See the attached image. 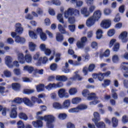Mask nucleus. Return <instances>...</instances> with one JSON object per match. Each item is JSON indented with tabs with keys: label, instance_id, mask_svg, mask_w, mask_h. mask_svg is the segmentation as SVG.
<instances>
[{
	"label": "nucleus",
	"instance_id": "obj_10",
	"mask_svg": "<svg viewBox=\"0 0 128 128\" xmlns=\"http://www.w3.org/2000/svg\"><path fill=\"white\" fill-rule=\"evenodd\" d=\"M102 11L100 10H96L93 14L92 16H91L96 22H98L100 18H102Z\"/></svg>",
	"mask_w": 128,
	"mask_h": 128
},
{
	"label": "nucleus",
	"instance_id": "obj_3",
	"mask_svg": "<svg viewBox=\"0 0 128 128\" xmlns=\"http://www.w3.org/2000/svg\"><path fill=\"white\" fill-rule=\"evenodd\" d=\"M38 34H40V38L44 42L46 40V35L45 33H44L42 30L40 28H38L36 30V34L33 31H29V36L31 38L34 40L38 38Z\"/></svg>",
	"mask_w": 128,
	"mask_h": 128
},
{
	"label": "nucleus",
	"instance_id": "obj_47",
	"mask_svg": "<svg viewBox=\"0 0 128 128\" xmlns=\"http://www.w3.org/2000/svg\"><path fill=\"white\" fill-rule=\"evenodd\" d=\"M103 12L104 16H110L112 14V11L109 8H104Z\"/></svg>",
	"mask_w": 128,
	"mask_h": 128
},
{
	"label": "nucleus",
	"instance_id": "obj_36",
	"mask_svg": "<svg viewBox=\"0 0 128 128\" xmlns=\"http://www.w3.org/2000/svg\"><path fill=\"white\" fill-rule=\"evenodd\" d=\"M12 88L14 90H20V84L18 83H13L12 84Z\"/></svg>",
	"mask_w": 128,
	"mask_h": 128
},
{
	"label": "nucleus",
	"instance_id": "obj_60",
	"mask_svg": "<svg viewBox=\"0 0 128 128\" xmlns=\"http://www.w3.org/2000/svg\"><path fill=\"white\" fill-rule=\"evenodd\" d=\"M62 72L65 74H68L70 72V69L68 68V64H66V66L62 68Z\"/></svg>",
	"mask_w": 128,
	"mask_h": 128
},
{
	"label": "nucleus",
	"instance_id": "obj_29",
	"mask_svg": "<svg viewBox=\"0 0 128 128\" xmlns=\"http://www.w3.org/2000/svg\"><path fill=\"white\" fill-rule=\"evenodd\" d=\"M102 29H98L96 32V38L97 40H100L102 38Z\"/></svg>",
	"mask_w": 128,
	"mask_h": 128
},
{
	"label": "nucleus",
	"instance_id": "obj_37",
	"mask_svg": "<svg viewBox=\"0 0 128 128\" xmlns=\"http://www.w3.org/2000/svg\"><path fill=\"white\" fill-rule=\"evenodd\" d=\"M53 108L56 110H62V105L58 102H55L52 104Z\"/></svg>",
	"mask_w": 128,
	"mask_h": 128
},
{
	"label": "nucleus",
	"instance_id": "obj_40",
	"mask_svg": "<svg viewBox=\"0 0 128 128\" xmlns=\"http://www.w3.org/2000/svg\"><path fill=\"white\" fill-rule=\"evenodd\" d=\"M56 40L58 42H62L64 40V36L60 32H57L56 34Z\"/></svg>",
	"mask_w": 128,
	"mask_h": 128
},
{
	"label": "nucleus",
	"instance_id": "obj_34",
	"mask_svg": "<svg viewBox=\"0 0 128 128\" xmlns=\"http://www.w3.org/2000/svg\"><path fill=\"white\" fill-rule=\"evenodd\" d=\"M24 60L28 64L32 62V55L30 54H26L24 56Z\"/></svg>",
	"mask_w": 128,
	"mask_h": 128
},
{
	"label": "nucleus",
	"instance_id": "obj_31",
	"mask_svg": "<svg viewBox=\"0 0 128 128\" xmlns=\"http://www.w3.org/2000/svg\"><path fill=\"white\" fill-rule=\"evenodd\" d=\"M36 90L38 92H44V84H40L36 86Z\"/></svg>",
	"mask_w": 128,
	"mask_h": 128
},
{
	"label": "nucleus",
	"instance_id": "obj_26",
	"mask_svg": "<svg viewBox=\"0 0 128 128\" xmlns=\"http://www.w3.org/2000/svg\"><path fill=\"white\" fill-rule=\"evenodd\" d=\"M29 49L30 52H34L36 48V44L34 42H30L28 43Z\"/></svg>",
	"mask_w": 128,
	"mask_h": 128
},
{
	"label": "nucleus",
	"instance_id": "obj_61",
	"mask_svg": "<svg viewBox=\"0 0 128 128\" xmlns=\"http://www.w3.org/2000/svg\"><path fill=\"white\" fill-rule=\"evenodd\" d=\"M44 24L47 26H50V20L48 18H46L44 20Z\"/></svg>",
	"mask_w": 128,
	"mask_h": 128
},
{
	"label": "nucleus",
	"instance_id": "obj_18",
	"mask_svg": "<svg viewBox=\"0 0 128 128\" xmlns=\"http://www.w3.org/2000/svg\"><path fill=\"white\" fill-rule=\"evenodd\" d=\"M70 106V100H64L62 104V110H64V108L68 110Z\"/></svg>",
	"mask_w": 128,
	"mask_h": 128
},
{
	"label": "nucleus",
	"instance_id": "obj_64",
	"mask_svg": "<svg viewBox=\"0 0 128 128\" xmlns=\"http://www.w3.org/2000/svg\"><path fill=\"white\" fill-rule=\"evenodd\" d=\"M123 84L125 88H128V80H123Z\"/></svg>",
	"mask_w": 128,
	"mask_h": 128
},
{
	"label": "nucleus",
	"instance_id": "obj_55",
	"mask_svg": "<svg viewBox=\"0 0 128 128\" xmlns=\"http://www.w3.org/2000/svg\"><path fill=\"white\" fill-rule=\"evenodd\" d=\"M60 1L58 0H52L51 2L49 3V4H55V6H60Z\"/></svg>",
	"mask_w": 128,
	"mask_h": 128
},
{
	"label": "nucleus",
	"instance_id": "obj_13",
	"mask_svg": "<svg viewBox=\"0 0 128 128\" xmlns=\"http://www.w3.org/2000/svg\"><path fill=\"white\" fill-rule=\"evenodd\" d=\"M23 102L25 106H28L29 108H32L34 106V102H32V100L28 98H23Z\"/></svg>",
	"mask_w": 128,
	"mask_h": 128
},
{
	"label": "nucleus",
	"instance_id": "obj_50",
	"mask_svg": "<svg viewBox=\"0 0 128 128\" xmlns=\"http://www.w3.org/2000/svg\"><path fill=\"white\" fill-rule=\"evenodd\" d=\"M68 116V114L65 113H61L59 114L58 118H60V120H66V117Z\"/></svg>",
	"mask_w": 128,
	"mask_h": 128
},
{
	"label": "nucleus",
	"instance_id": "obj_45",
	"mask_svg": "<svg viewBox=\"0 0 128 128\" xmlns=\"http://www.w3.org/2000/svg\"><path fill=\"white\" fill-rule=\"evenodd\" d=\"M48 60L46 56H44V58L40 57L38 60V62H40V64H46Z\"/></svg>",
	"mask_w": 128,
	"mask_h": 128
},
{
	"label": "nucleus",
	"instance_id": "obj_44",
	"mask_svg": "<svg viewBox=\"0 0 128 128\" xmlns=\"http://www.w3.org/2000/svg\"><path fill=\"white\" fill-rule=\"evenodd\" d=\"M45 88H46L47 90H52V88H56L54 83L49 84L48 85L45 86Z\"/></svg>",
	"mask_w": 128,
	"mask_h": 128
},
{
	"label": "nucleus",
	"instance_id": "obj_21",
	"mask_svg": "<svg viewBox=\"0 0 128 128\" xmlns=\"http://www.w3.org/2000/svg\"><path fill=\"white\" fill-rule=\"evenodd\" d=\"M78 88H72L68 90V92L69 96H76L78 94Z\"/></svg>",
	"mask_w": 128,
	"mask_h": 128
},
{
	"label": "nucleus",
	"instance_id": "obj_38",
	"mask_svg": "<svg viewBox=\"0 0 128 128\" xmlns=\"http://www.w3.org/2000/svg\"><path fill=\"white\" fill-rule=\"evenodd\" d=\"M80 102H82V98L78 97L73 98L72 100V104H77Z\"/></svg>",
	"mask_w": 128,
	"mask_h": 128
},
{
	"label": "nucleus",
	"instance_id": "obj_63",
	"mask_svg": "<svg viewBox=\"0 0 128 128\" xmlns=\"http://www.w3.org/2000/svg\"><path fill=\"white\" fill-rule=\"evenodd\" d=\"M22 80L24 82H32V78H22Z\"/></svg>",
	"mask_w": 128,
	"mask_h": 128
},
{
	"label": "nucleus",
	"instance_id": "obj_28",
	"mask_svg": "<svg viewBox=\"0 0 128 128\" xmlns=\"http://www.w3.org/2000/svg\"><path fill=\"white\" fill-rule=\"evenodd\" d=\"M94 124L97 128H106V124H104V122H98V121Z\"/></svg>",
	"mask_w": 128,
	"mask_h": 128
},
{
	"label": "nucleus",
	"instance_id": "obj_16",
	"mask_svg": "<svg viewBox=\"0 0 128 128\" xmlns=\"http://www.w3.org/2000/svg\"><path fill=\"white\" fill-rule=\"evenodd\" d=\"M80 12L82 14H83L85 18H88V16H90V12L88 11V8L86 7L82 8L81 9Z\"/></svg>",
	"mask_w": 128,
	"mask_h": 128
},
{
	"label": "nucleus",
	"instance_id": "obj_20",
	"mask_svg": "<svg viewBox=\"0 0 128 128\" xmlns=\"http://www.w3.org/2000/svg\"><path fill=\"white\" fill-rule=\"evenodd\" d=\"M65 28H66V25H64V26H62V24H59L58 25V29L59 30V32H60L61 34H66L68 36L70 34L68 33V32L66 31Z\"/></svg>",
	"mask_w": 128,
	"mask_h": 128
},
{
	"label": "nucleus",
	"instance_id": "obj_62",
	"mask_svg": "<svg viewBox=\"0 0 128 128\" xmlns=\"http://www.w3.org/2000/svg\"><path fill=\"white\" fill-rule=\"evenodd\" d=\"M94 10H96V6L94 5L90 6L88 8V12L90 14L94 12Z\"/></svg>",
	"mask_w": 128,
	"mask_h": 128
},
{
	"label": "nucleus",
	"instance_id": "obj_39",
	"mask_svg": "<svg viewBox=\"0 0 128 128\" xmlns=\"http://www.w3.org/2000/svg\"><path fill=\"white\" fill-rule=\"evenodd\" d=\"M110 84H112V80H110L105 79L104 80V83L102 84V86L104 88H106V86H108Z\"/></svg>",
	"mask_w": 128,
	"mask_h": 128
},
{
	"label": "nucleus",
	"instance_id": "obj_2",
	"mask_svg": "<svg viewBox=\"0 0 128 128\" xmlns=\"http://www.w3.org/2000/svg\"><path fill=\"white\" fill-rule=\"evenodd\" d=\"M80 16V11L76 9L70 8L64 12V18H68L69 24H74L76 19L74 16Z\"/></svg>",
	"mask_w": 128,
	"mask_h": 128
},
{
	"label": "nucleus",
	"instance_id": "obj_22",
	"mask_svg": "<svg viewBox=\"0 0 128 128\" xmlns=\"http://www.w3.org/2000/svg\"><path fill=\"white\" fill-rule=\"evenodd\" d=\"M120 69L123 72H124V78H128V67L126 66L122 65Z\"/></svg>",
	"mask_w": 128,
	"mask_h": 128
},
{
	"label": "nucleus",
	"instance_id": "obj_15",
	"mask_svg": "<svg viewBox=\"0 0 128 128\" xmlns=\"http://www.w3.org/2000/svg\"><path fill=\"white\" fill-rule=\"evenodd\" d=\"M110 50L107 49L104 52H102V50H101L99 53L100 58H104V57L108 58L110 56Z\"/></svg>",
	"mask_w": 128,
	"mask_h": 128
},
{
	"label": "nucleus",
	"instance_id": "obj_46",
	"mask_svg": "<svg viewBox=\"0 0 128 128\" xmlns=\"http://www.w3.org/2000/svg\"><path fill=\"white\" fill-rule=\"evenodd\" d=\"M118 60H120V58H118V54H114L112 56V62H113L114 64H116V62H118Z\"/></svg>",
	"mask_w": 128,
	"mask_h": 128
},
{
	"label": "nucleus",
	"instance_id": "obj_7",
	"mask_svg": "<svg viewBox=\"0 0 128 128\" xmlns=\"http://www.w3.org/2000/svg\"><path fill=\"white\" fill-rule=\"evenodd\" d=\"M88 42V38L86 37H82L80 39V41H78L76 42V46L78 48H84V46H86V42Z\"/></svg>",
	"mask_w": 128,
	"mask_h": 128
},
{
	"label": "nucleus",
	"instance_id": "obj_9",
	"mask_svg": "<svg viewBox=\"0 0 128 128\" xmlns=\"http://www.w3.org/2000/svg\"><path fill=\"white\" fill-rule=\"evenodd\" d=\"M18 62L15 60L13 62V64H24L25 62L24 60V54L22 53H18Z\"/></svg>",
	"mask_w": 128,
	"mask_h": 128
},
{
	"label": "nucleus",
	"instance_id": "obj_54",
	"mask_svg": "<svg viewBox=\"0 0 128 128\" xmlns=\"http://www.w3.org/2000/svg\"><path fill=\"white\" fill-rule=\"evenodd\" d=\"M114 34H116V30L114 29H111L108 32V36H112Z\"/></svg>",
	"mask_w": 128,
	"mask_h": 128
},
{
	"label": "nucleus",
	"instance_id": "obj_43",
	"mask_svg": "<svg viewBox=\"0 0 128 128\" xmlns=\"http://www.w3.org/2000/svg\"><path fill=\"white\" fill-rule=\"evenodd\" d=\"M2 78H4V76L10 78V76H12V72L8 70H5L4 72V74H2Z\"/></svg>",
	"mask_w": 128,
	"mask_h": 128
},
{
	"label": "nucleus",
	"instance_id": "obj_59",
	"mask_svg": "<svg viewBox=\"0 0 128 128\" xmlns=\"http://www.w3.org/2000/svg\"><path fill=\"white\" fill-rule=\"evenodd\" d=\"M55 88H62L64 86V83L62 82H58L56 84H54Z\"/></svg>",
	"mask_w": 128,
	"mask_h": 128
},
{
	"label": "nucleus",
	"instance_id": "obj_53",
	"mask_svg": "<svg viewBox=\"0 0 128 128\" xmlns=\"http://www.w3.org/2000/svg\"><path fill=\"white\" fill-rule=\"evenodd\" d=\"M34 92V89L30 90V89H24V94H32V92Z\"/></svg>",
	"mask_w": 128,
	"mask_h": 128
},
{
	"label": "nucleus",
	"instance_id": "obj_58",
	"mask_svg": "<svg viewBox=\"0 0 128 128\" xmlns=\"http://www.w3.org/2000/svg\"><path fill=\"white\" fill-rule=\"evenodd\" d=\"M8 110H10V109L4 107V108L2 109V116H6V112H8Z\"/></svg>",
	"mask_w": 128,
	"mask_h": 128
},
{
	"label": "nucleus",
	"instance_id": "obj_11",
	"mask_svg": "<svg viewBox=\"0 0 128 128\" xmlns=\"http://www.w3.org/2000/svg\"><path fill=\"white\" fill-rule=\"evenodd\" d=\"M15 32L18 34H22L24 32V28L20 23H16L15 25Z\"/></svg>",
	"mask_w": 128,
	"mask_h": 128
},
{
	"label": "nucleus",
	"instance_id": "obj_4",
	"mask_svg": "<svg viewBox=\"0 0 128 128\" xmlns=\"http://www.w3.org/2000/svg\"><path fill=\"white\" fill-rule=\"evenodd\" d=\"M82 96L84 98H87L88 100H98V97L94 93H90L88 90H84L82 92Z\"/></svg>",
	"mask_w": 128,
	"mask_h": 128
},
{
	"label": "nucleus",
	"instance_id": "obj_1",
	"mask_svg": "<svg viewBox=\"0 0 128 128\" xmlns=\"http://www.w3.org/2000/svg\"><path fill=\"white\" fill-rule=\"evenodd\" d=\"M42 120L46 122V128H54V122L56 121V117L52 114L46 115L44 116H40L38 120L32 122V124L36 128H40L44 126Z\"/></svg>",
	"mask_w": 128,
	"mask_h": 128
},
{
	"label": "nucleus",
	"instance_id": "obj_52",
	"mask_svg": "<svg viewBox=\"0 0 128 128\" xmlns=\"http://www.w3.org/2000/svg\"><path fill=\"white\" fill-rule=\"evenodd\" d=\"M68 112L70 114H74V112H78V110L77 107H76V108H70L68 110Z\"/></svg>",
	"mask_w": 128,
	"mask_h": 128
},
{
	"label": "nucleus",
	"instance_id": "obj_51",
	"mask_svg": "<svg viewBox=\"0 0 128 128\" xmlns=\"http://www.w3.org/2000/svg\"><path fill=\"white\" fill-rule=\"evenodd\" d=\"M116 44V38L112 39L109 42V47L112 48L114 44Z\"/></svg>",
	"mask_w": 128,
	"mask_h": 128
},
{
	"label": "nucleus",
	"instance_id": "obj_12",
	"mask_svg": "<svg viewBox=\"0 0 128 128\" xmlns=\"http://www.w3.org/2000/svg\"><path fill=\"white\" fill-rule=\"evenodd\" d=\"M128 32H122L119 36V38L122 42H128Z\"/></svg>",
	"mask_w": 128,
	"mask_h": 128
},
{
	"label": "nucleus",
	"instance_id": "obj_23",
	"mask_svg": "<svg viewBox=\"0 0 128 128\" xmlns=\"http://www.w3.org/2000/svg\"><path fill=\"white\" fill-rule=\"evenodd\" d=\"M15 42L17 44H24V42H26V39L18 36L15 38Z\"/></svg>",
	"mask_w": 128,
	"mask_h": 128
},
{
	"label": "nucleus",
	"instance_id": "obj_19",
	"mask_svg": "<svg viewBox=\"0 0 128 128\" xmlns=\"http://www.w3.org/2000/svg\"><path fill=\"white\" fill-rule=\"evenodd\" d=\"M94 118L92 119V122H93L94 124L100 120V114L98 112H94Z\"/></svg>",
	"mask_w": 128,
	"mask_h": 128
},
{
	"label": "nucleus",
	"instance_id": "obj_56",
	"mask_svg": "<svg viewBox=\"0 0 128 128\" xmlns=\"http://www.w3.org/2000/svg\"><path fill=\"white\" fill-rule=\"evenodd\" d=\"M90 46L93 50H96L98 48V42H92Z\"/></svg>",
	"mask_w": 128,
	"mask_h": 128
},
{
	"label": "nucleus",
	"instance_id": "obj_6",
	"mask_svg": "<svg viewBox=\"0 0 128 128\" xmlns=\"http://www.w3.org/2000/svg\"><path fill=\"white\" fill-rule=\"evenodd\" d=\"M112 26V20L110 19H105L102 20L100 24V26L102 28H109Z\"/></svg>",
	"mask_w": 128,
	"mask_h": 128
},
{
	"label": "nucleus",
	"instance_id": "obj_35",
	"mask_svg": "<svg viewBox=\"0 0 128 128\" xmlns=\"http://www.w3.org/2000/svg\"><path fill=\"white\" fill-rule=\"evenodd\" d=\"M76 108L78 112H80V110H86V108H88V106L84 104H80L78 105V106H76Z\"/></svg>",
	"mask_w": 128,
	"mask_h": 128
},
{
	"label": "nucleus",
	"instance_id": "obj_25",
	"mask_svg": "<svg viewBox=\"0 0 128 128\" xmlns=\"http://www.w3.org/2000/svg\"><path fill=\"white\" fill-rule=\"evenodd\" d=\"M70 80H82V78L78 74V71L75 72V75L70 78Z\"/></svg>",
	"mask_w": 128,
	"mask_h": 128
},
{
	"label": "nucleus",
	"instance_id": "obj_27",
	"mask_svg": "<svg viewBox=\"0 0 128 128\" xmlns=\"http://www.w3.org/2000/svg\"><path fill=\"white\" fill-rule=\"evenodd\" d=\"M18 118H20V120H28V115L26 114V113L24 112H20L18 114Z\"/></svg>",
	"mask_w": 128,
	"mask_h": 128
},
{
	"label": "nucleus",
	"instance_id": "obj_14",
	"mask_svg": "<svg viewBox=\"0 0 128 128\" xmlns=\"http://www.w3.org/2000/svg\"><path fill=\"white\" fill-rule=\"evenodd\" d=\"M96 22V20L90 16L86 20V26L88 28H90Z\"/></svg>",
	"mask_w": 128,
	"mask_h": 128
},
{
	"label": "nucleus",
	"instance_id": "obj_5",
	"mask_svg": "<svg viewBox=\"0 0 128 128\" xmlns=\"http://www.w3.org/2000/svg\"><path fill=\"white\" fill-rule=\"evenodd\" d=\"M58 95L60 98H68L70 94L66 92V90L64 88H61L58 90Z\"/></svg>",
	"mask_w": 128,
	"mask_h": 128
},
{
	"label": "nucleus",
	"instance_id": "obj_42",
	"mask_svg": "<svg viewBox=\"0 0 128 128\" xmlns=\"http://www.w3.org/2000/svg\"><path fill=\"white\" fill-rule=\"evenodd\" d=\"M22 102H24V98H16L12 101V102H14L15 104H22Z\"/></svg>",
	"mask_w": 128,
	"mask_h": 128
},
{
	"label": "nucleus",
	"instance_id": "obj_57",
	"mask_svg": "<svg viewBox=\"0 0 128 128\" xmlns=\"http://www.w3.org/2000/svg\"><path fill=\"white\" fill-rule=\"evenodd\" d=\"M120 50V44L118 43H116L114 44V48H113V50L114 52H118Z\"/></svg>",
	"mask_w": 128,
	"mask_h": 128
},
{
	"label": "nucleus",
	"instance_id": "obj_41",
	"mask_svg": "<svg viewBox=\"0 0 128 128\" xmlns=\"http://www.w3.org/2000/svg\"><path fill=\"white\" fill-rule=\"evenodd\" d=\"M44 52L46 56H50L52 52L53 56H54V54H56V51H54V50H53L52 52V50H50V49H48V48H46L44 51Z\"/></svg>",
	"mask_w": 128,
	"mask_h": 128
},
{
	"label": "nucleus",
	"instance_id": "obj_17",
	"mask_svg": "<svg viewBox=\"0 0 128 128\" xmlns=\"http://www.w3.org/2000/svg\"><path fill=\"white\" fill-rule=\"evenodd\" d=\"M40 74H44V70L35 69L33 72L32 76L39 78Z\"/></svg>",
	"mask_w": 128,
	"mask_h": 128
},
{
	"label": "nucleus",
	"instance_id": "obj_33",
	"mask_svg": "<svg viewBox=\"0 0 128 128\" xmlns=\"http://www.w3.org/2000/svg\"><path fill=\"white\" fill-rule=\"evenodd\" d=\"M4 60L6 64H10L12 62V58L10 56H7L5 57Z\"/></svg>",
	"mask_w": 128,
	"mask_h": 128
},
{
	"label": "nucleus",
	"instance_id": "obj_30",
	"mask_svg": "<svg viewBox=\"0 0 128 128\" xmlns=\"http://www.w3.org/2000/svg\"><path fill=\"white\" fill-rule=\"evenodd\" d=\"M23 70L28 72L29 74H32V72H33L34 73V69L30 66H24Z\"/></svg>",
	"mask_w": 128,
	"mask_h": 128
},
{
	"label": "nucleus",
	"instance_id": "obj_8",
	"mask_svg": "<svg viewBox=\"0 0 128 128\" xmlns=\"http://www.w3.org/2000/svg\"><path fill=\"white\" fill-rule=\"evenodd\" d=\"M10 116L11 118H16V116H18V112H16V105L12 106Z\"/></svg>",
	"mask_w": 128,
	"mask_h": 128
},
{
	"label": "nucleus",
	"instance_id": "obj_24",
	"mask_svg": "<svg viewBox=\"0 0 128 128\" xmlns=\"http://www.w3.org/2000/svg\"><path fill=\"white\" fill-rule=\"evenodd\" d=\"M112 128H118V120L116 117L112 118Z\"/></svg>",
	"mask_w": 128,
	"mask_h": 128
},
{
	"label": "nucleus",
	"instance_id": "obj_49",
	"mask_svg": "<svg viewBox=\"0 0 128 128\" xmlns=\"http://www.w3.org/2000/svg\"><path fill=\"white\" fill-rule=\"evenodd\" d=\"M57 19L59 20L60 22H61V24L64 23V17L62 16V14H58L57 16Z\"/></svg>",
	"mask_w": 128,
	"mask_h": 128
},
{
	"label": "nucleus",
	"instance_id": "obj_32",
	"mask_svg": "<svg viewBox=\"0 0 128 128\" xmlns=\"http://www.w3.org/2000/svg\"><path fill=\"white\" fill-rule=\"evenodd\" d=\"M112 98L114 100H118V94H116V92H118V90H116V88H112Z\"/></svg>",
	"mask_w": 128,
	"mask_h": 128
},
{
	"label": "nucleus",
	"instance_id": "obj_48",
	"mask_svg": "<svg viewBox=\"0 0 128 128\" xmlns=\"http://www.w3.org/2000/svg\"><path fill=\"white\" fill-rule=\"evenodd\" d=\"M18 128H24V123L22 120H20L17 122Z\"/></svg>",
	"mask_w": 128,
	"mask_h": 128
}]
</instances>
